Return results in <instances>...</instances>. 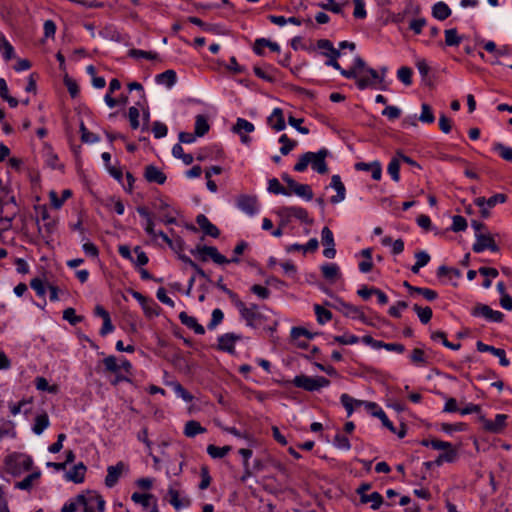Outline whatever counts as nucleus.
Listing matches in <instances>:
<instances>
[{"instance_id":"1","label":"nucleus","mask_w":512,"mask_h":512,"mask_svg":"<svg viewBox=\"0 0 512 512\" xmlns=\"http://www.w3.org/2000/svg\"><path fill=\"white\" fill-rule=\"evenodd\" d=\"M330 152L326 148L320 149L318 152H306L299 157L298 162L294 165V170L303 172L311 165L312 169L319 174L328 173V165L326 158Z\"/></svg>"},{"instance_id":"2","label":"nucleus","mask_w":512,"mask_h":512,"mask_svg":"<svg viewBox=\"0 0 512 512\" xmlns=\"http://www.w3.org/2000/svg\"><path fill=\"white\" fill-rule=\"evenodd\" d=\"M242 318L245 319L248 326L258 328L264 324L268 319V316L260 310V307L256 304H251L247 307L243 301H237L235 305Z\"/></svg>"},{"instance_id":"3","label":"nucleus","mask_w":512,"mask_h":512,"mask_svg":"<svg viewBox=\"0 0 512 512\" xmlns=\"http://www.w3.org/2000/svg\"><path fill=\"white\" fill-rule=\"evenodd\" d=\"M78 501L83 508V512H104L105 501L101 495L95 491H86L78 494Z\"/></svg>"},{"instance_id":"4","label":"nucleus","mask_w":512,"mask_h":512,"mask_svg":"<svg viewBox=\"0 0 512 512\" xmlns=\"http://www.w3.org/2000/svg\"><path fill=\"white\" fill-rule=\"evenodd\" d=\"M191 254L199 257L203 262H206L208 258H211L218 265L228 264L229 262L214 246L197 245L191 250Z\"/></svg>"},{"instance_id":"5","label":"nucleus","mask_w":512,"mask_h":512,"mask_svg":"<svg viewBox=\"0 0 512 512\" xmlns=\"http://www.w3.org/2000/svg\"><path fill=\"white\" fill-rule=\"evenodd\" d=\"M292 382L296 387L302 388L306 391H317L320 388L328 386L330 383V381L325 377H309L306 375H298Z\"/></svg>"},{"instance_id":"6","label":"nucleus","mask_w":512,"mask_h":512,"mask_svg":"<svg viewBox=\"0 0 512 512\" xmlns=\"http://www.w3.org/2000/svg\"><path fill=\"white\" fill-rule=\"evenodd\" d=\"M36 209L40 211L41 219L45 222L43 226L38 225V232L46 244H49L51 236L56 230V221L50 218L49 212L45 206H39L36 207ZM37 224H39L38 220Z\"/></svg>"},{"instance_id":"7","label":"nucleus","mask_w":512,"mask_h":512,"mask_svg":"<svg viewBox=\"0 0 512 512\" xmlns=\"http://www.w3.org/2000/svg\"><path fill=\"white\" fill-rule=\"evenodd\" d=\"M473 316H482L488 321L501 323L504 320V314L500 311L493 310L486 304H477L472 310Z\"/></svg>"},{"instance_id":"8","label":"nucleus","mask_w":512,"mask_h":512,"mask_svg":"<svg viewBox=\"0 0 512 512\" xmlns=\"http://www.w3.org/2000/svg\"><path fill=\"white\" fill-rule=\"evenodd\" d=\"M476 242L473 244V251L476 253H480L485 249H489L493 252L499 250V247L495 243L493 237L490 234L484 233H475Z\"/></svg>"},{"instance_id":"9","label":"nucleus","mask_w":512,"mask_h":512,"mask_svg":"<svg viewBox=\"0 0 512 512\" xmlns=\"http://www.w3.org/2000/svg\"><path fill=\"white\" fill-rule=\"evenodd\" d=\"M322 244L326 247L323 255L328 259H333L336 255L335 242L332 231L328 227H324L321 232Z\"/></svg>"},{"instance_id":"10","label":"nucleus","mask_w":512,"mask_h":512,"mask_svg":"<svg viewBox=\"0 0 512 512\" xmlns=\"http://www.w3.org/2000/svg\"><path fill=\"white\" fill-rule=\"evenodd\" d=\"M237 207L248 215H254L258 210L256 196L240 195L237 199Z\"/></svg>"},{"instance_id":"11","label":"nucleus","mask_w":512,"mask_h":512,"mask_svg":"<svg viewBox=\"0 0 512 512\" xmlns=\"http://www.w3.org/2000/svg\"><path fill=\"white\" fill-rule=\"evenodd\" d=\"M240 335L235 333H226L218 338V348L230 354L235 352V342L240 340Z\"/></svg>"},{"instance_id":"12","label":"nucleus","mask_w":512,"mask_h":512,"mask_svg":"<svg viewBox=\"0 0 512 512\" xmlns=\"http://www.w3.org/2000/svg\"><path fill=\"white\" fill-rule=\"evenodd\" d=\"M282 214L283 216L291 215L292 217H295L302 221L303 223L311 225L313 223V220L309 217L308 212L306 209L302 207L297 206H284L282 207Z\"/></svg>"},{"instance_id":"13","label":"nucleus","mask_w":512,"mask_h":512,"mask_svg":"<svg viewBox=\"0 0 512 512\" xmlns=\"http://www.w3.org/2000/svg\"><path fill=\"white\" fill-rule=\"evenodd\" d=\"M507 416L504 414H497L494 421H490L485 419L483 416L480 417V420L484 424V428L492 433H499L503 430L506 425Z\"/></svg>"},{"instance_id":"14","label":"nucleus","mask_w":512,"mask_h":512,"mask_svg":"<svg viewBox=\"0 0 512 512\" xmlns=\"http://www.w3.org/2000/svg\"><path fill=\"white\" fill-rule=\"evenodd\" d=\"M124 469H125V464L123 462H118L115 466H109L107 468V476L105 478V485L109 488H112L113 486H115Z\"/></svg>"},{"instance_id":"15","label":"nucleus","mask_w":512,"mask_h":512,"mask_svg":"<svg viewBox=\"0 0 512 512\" xmlns=\"http://www.w3.org/2000/svg\"><path fill=\"white\" fill-rule=\"evenodd\" d=\"M144 178L150 183L162 185L166 181V175L156 166L148 165L145 167Z\"/></svg>"},{"instance_id":"16","label":"nucleus","mask_w":512,"mask_h":512,"mask_svg":"<svg viewBox=\"0 0 512 512\" xmlns=\"http://www.w3.org/2000/svg\"><path fill=\"white\" fill-rule=\"evenodd\" d=\"M331 187H333L337 193H336V195H334L330 198V202L332 204H337V203L342 202L346 197V188H345L344 184L342 183L339 175L332 176Z\"/></svg>"},{"instance_id":"17","label":"nucleus","mask_w":512,"mask_h":512,"mask_svg":"<svg viewBox=\"0 0 512 512\" xmlns=\"http://www.w3.org/2000/svg\"><path fill=\"white\" fill-rule=\"evenodd\" d=\"M268 125L275 131H282L286 127L283 110L275 108L271 115L267 118Z\"/></svg>"},{"instance_id":"18","label":"nucleus","mask_w":512,"mask_h":512,"mask_svg":"<svg viewBox=\"0 0 512 512\" xmlns=\"http://www.w3.org/2000/svg\"><path fill=\"white\" fill-rule=\"evenodd\" d=\"M196 223L199 225L201 230L208 236L217 238L220 235L219 229L212 224L204 214H199L196 217Z\"/></svg>"},{"instance_id":"19","label":"nucleus","mask_w":512,"mask_h":512,"mask_svg":"<svg viewBox=\"0 0 512 512\" xmlns=\"http://www.w3.org/2000/svg\"><path fill=\"white\" fill-rule=\"evenodd\" d=\"M356 170L371 172L374 180H380L382 176V167L380 162L374 161L371 163L358 162L355 164Z\"/></svg>"},{"instance_id":"20","label":"nucleus","mask_w":512,"mask_h":512,"mask_svg":"<svg viewBox=\"0 0 512 512\" xmlns=\"http://www.w3.org/2000/svg\"><path fill=\"white\" fill-rule=\"evenodd\" d=\"M179 319L183 325L192 329L196 334L203 335L205 333L204 327L198 323L197 319L193 316H189L186 312H181Z\"/></svg>"},{"instance_id":"21","label":"nucleus","mask_w":512,"mask_h":512,"mask_svg":"<svg viewBox=\"0 0 512 512\" xmlns=\"http://www.w3.org/2000/svg\"><path fill=\"white\" fill-rule=\"evenodd\" d=\"M403 286L408 289L410 294L418 293V294L422 295L428 301H434L438 297V294L436 291L429 289V288H421V287L412 286L407 281L403 282Z\"/></svg>"},{"instance_id":"22","label":"nucleus","mask_w":512,"mask_h":512,"mask_svg":"<svg viewBox=\"0 0 512 512\" xmlns=\"http://www.w3.org/2000/svg\"><path fill=\"white\" fill-rule=\"evenodd\" d=\"M86 466L78 463L66 474V479L74 483H82L85 478Z\"/></svg>"},{"instance_id":"23","label":"nucleus","mask_w":512,"mask_h":512,"mask_svg":"<svg viewBox=\"0 0 512 512\" xmlns=\"http://www.w3.org/2000/svg\"><path fill=\"white\" fill-rule=\"evenodd\" d=\"M458 458V452L454 447H450L447 450L441 451L438 457L434 460L437 466H441L443 463H453Z\"/></svg>"},{"instance_id":"24","label":"nucleus","mask_w":512,"mask_h":512,"mask_svg":"<svg viewBox=\"0 0 512 512\" xmlns=\"http://www.w3.org/2000/svg\"><path fill=\"white\" fill-rule=\"evenodd\" d=\"M168 496L170 497V504L176 509L179 510L182 507H187L190 505V499L182 498L180 499V491L174 489H168Z\"/></svg>"},{"instance_id":"25","label":"nucleus","mask_w":512,"mask_h":512,"mask_svg":"<svg viewBox=\"0 0 512 512\" xmlns=\"http://www.w3.org/2000/svg\"><path fill=\"white\" fill-rule=\"evenodd\" d=\"M432 15L436 19L444 21L451 15V9L445 2L439 1L433 5Z\"/></svg>"},{"instance_id":"26","label":"nucleus","mask_w":512,"mask_h":512,"mask_svg":"<svg viewBox=\"0 0 512 512\" xmlns=\"http://www.w3.org/2000/svg\"><path fill=\"white\" fill-rule=\"evenodd\" d=\"M264 46H269V48L274 52L280 51V46L276 42H272L265 38L256 39V41L254 43L253 50L257 55L261 56L264 54V51H263Z\"/></svg>"},{"instance_id":"27","label":"nucleus","mask_w":512,"mask_h":512,"mask_svg":"<svg viewBox=\"0 0 512 512\" xmlns=\"http://www.w3.org/2000/svg\"><path fill=\"white\" fill-rule=\"evenodd\" d=\"M177 80L176 72L174 70H166L156 76V82L158 84H164L167 87H172Z\"/></svg>"},{"instance_id":"28","label":"nucleus","mask_w":512,"mask_h":512,"mask_svg":"<svg viewBox=\"0 0 512 512\" xmlns=\"http://www.w3.org/2000/svg\"><path fill=\"white\" fill-rule=\"evenodd\" d=\"M255 129L253 123L249 122L246 119L238 118L235 125L232 128V131L238 135L242 133H251Z\"/></svg>"},{"instance_id":"29","label":"nucleus","mask_w":512,"mask_h":512,"mask_svg":"<svg viewBox=\"0 0 512 512\" xmlns=\"http://www.w3.org/2000/svg\"><path fill=\"white\" fill-rule=\"evenodd\" d=\"M340 305H341L340 310L343 312L344 315L355 318V319L356 318L361 319L364 321L365 316H364L363 312L358 307L353 306L348 303H344V302H341Z\"/></svg>"},{"instance_id":"30","label":"nucleus","mask_w":512,"mask_h":512,"mask_svg":"<svg viewBox=\"0 0 512 512\" xmlns=\"http://www.w3.org/2000/svg\"><path fill=\"white\" fill-rule=\"evenodd\" d=\"M361 503L365 504L371 502V508L377 510L384 503L383 497L378 492H373L370 495H362L360 498Z\"/></svg>"},{"instance_id":"31","label":"nucleus","mask_w":512,"mask_h":512,"mask_svg":"<svg viewBox=\"0 0 512 512\" xmlns=\"http://www.w3.org/2000/svg\"><path fill=\"white\" fill-rule=\"evenodd\" d=\"M321 271L323 277L330 281H334L340 276L339 267L334 263L322 265Z\"/></svg>"},{"instance_id":"32","label":"nucleus","mask_w":512,"mask_h":512,"mask_svg":"<svg viewBox=\"0 0 512 512\" xmlns=\"http://www.w3.org/2000/svg\"><path fill=\"white\" fill-rule=\"evenodd\" d=\"M206 429L198 421L190 420L185 424L184 434L187 437H195L197 434L204 433Z\"/></svg>"},{"instance_id":"33","label":"nucleus","mask_w":512,"mask_h":512,"mask_svg":"<svg viewBox=\"0 0 512 512\" xmlns=\"http://www.w3.org/2000/svg\"><path fill=\"white\" fill-rule=\"evenodd\" d=\"M416 263L411 267L414 274L419 273L420 269L426 266L430 261V255L425 251H419L415 254Z\"/></svg>"},{"instance_id":"34","label":"nucleus","mask_w":512,"mask_h":512,"mask_svg":"<svg viewBox=\"0 0 512 512\" xmlns=\"http://www.w3.org/2000/svg\"><path fill=\"white\" fill-rule=\"evenodd\" d=\"M209 124L203 115H197L195 118V135L198 137L204 136L209 131Z\"/></svg>"},{"instance_id":"35","label":"nucleus","mask_w":512,"mask_h":512,"mask_svg":"<svg viewBox=\"0 0 512 512\" xmlns=\"http://www.w3.org/2000/svg\"><path fill=\"white\" fill-rule=\"evenodd\" d=\"M413 310L416 312L419 320L423 324H427L432 318L433 312L432 309L428 306L421 307L420 305L415 304L413 306Z\"/></svg>"},{"instance_id":"36","label":"nucleus","mask_w":512,"mask_h":512,"mask_svg":"<svg viewBox=\"0 0 512 512\" xmlns=\"http://www.w3.org/2000/svg\"><path fill=\"white\" fill-rule=\"evenodd\" d=\"M49 426V417L46 413L37 415L33 426V432L40 435Z\"/></svg>"},{"instance_id":"37","label":"nucleus","mask_w":512,"mask_h":512,"mask_svg":"<svg viewBox=\"0 0 512 512\" xmlns=\"http://www.w3.org/2000/svg\"><path fill=\"white\" fill-rule=\"evenodd\" d=\"M462 41V37L458 35L457 29L451 28L445 30V44L447 46H458Z\"/></svg>"},{"instance_id":"38","label":"nucleus","mask_w":512,"mask_h":512,"mask_svg":"<svg viewBox=\"0 0 512 512\" xmlns=\"http://www.w3.org/2000/svg\"><path fill=\"white\" fill-rule=\"evenodd\" d=\"M0 50L3 52V57L6 61L14 58V48L4 35H0Z\"/></svg>"},{"instance_id":"39","label":"nucleus","mask_w":512,"mask_h":512,"mask_svg":"<svg viewBox=\"0 0 512 512\" xmlns=\"http://www.w3.org/2000/svg\"><path fill=\"white\" fill-rule=\"evenodd\" d=\"M35 386L38 390L47 391L51 394H56L59 390L58 385H49L48 381L44 377H37L35 379Z\"/></svg>"},{"instance_id":"40","label":"nucleus","mask_w":512,"mask_h":512,"mask_svg":"<svg viewBox=\"0 0 512 512\" xmlns=\"http://www.w3.org/2000/svg\"><path fill=\"white\" fill-rule=\"evenodd\" d=\"M72 195V192L68 189L64 190L62 192V199H59L58 198V195L55 191H51L49 193V197H50V200H51V204L52 206L55 208V209H59L61 208V206L63 205L64 201L66 199H68L69 197H71Z\"/></svg>"},{"instance_id":"41","label":"nucleus","mask_w":512,"mask_h":512,"mask_svg":"<svg viewBox=\"0 0 512 512\" xmlns=\"http://www.w3.org/2000/svg\"><path fill=\"white\" fill-rule=\"evenodd\" d=\"M40 475L41 474L39 471L33 472L26 476L22 481L17 482L15 484V487L21 490H29L33 485V481L37 480L40 477Z\"/></svg>"},{"instance_id":"42","label":"nucleus","mask_w":512,"mask_h":512,"mask_svg":"<svg viewBox=\"0 0 512 512\" xmlns=\"http://www.w3.org/2000/svg\"><path fill=\"white\" fill-rule=\"evenodd\" d=\"M279 143L282 144L280 148L282 155H288L297 145V142L289 139L286 134L280 136Z\"/></svg>"},{"instance_id":"43","label":"nucleus","mask_w":512,"mask_h":512,"mask_svg":"<svg viewBox=\"0 0 512 512\" xmlns=\"http://www.w3.org/2000/svg\"><path fill=\"white\" fill-rule=\"evenodd\" d=\"M230 450H231L230 446L217 447L213 444H210L207 447V453L212 458H223L229 453Z\"/></svg>"},{"instance_id":"44","label":"nucleus","mask_w":512,"mask_h":512,"mask_svg":"<svg viewBox=\"0 0 512 512\" xmlns=\"http://www.w3.org/2000/svg\"><path fill=\"white\" fill-rule=\"evenodd\" d=\"M370 412L373 416H375L381 420L383 426H385L391 432L396 433V429H395L393 423L388 419L385 412L381 408L378 407Z\"/></svg>"},{"instance_id":"45","label":"nucleus","mask_w":512,"mask_h":512,"mask_svg":"<svg viewBox=\"0 0 512 512\" xmlns=\"http://www.w3.org/2000/svg\"><path fill=\"white\" fill-rule=\"evenodd\" d=\"M419 120L423 123L431 124L435 121V117L432 108L429 104L423 103L421 105V114Z\"/></svg>"},{"instance_id":"46","label":"nucleus","mask_w":512,"mask_h":512,"mask_svg":"<svg viewBox=\"0 0 512 512\" xmlns=\"http://www.w3.org/2000/svg\"><path fill=\"white\" fill-rule=\"evenodd\" d=\"M268 191L273 194H282L285 196H290V192L285 187H283L276 178H272L269 180Z\"/></svg>"},{"instance_id":"47","label":"nucleus","mask_w":512,"mask_h":512,"mask_svg":"<svg viewBox=\"0 0 512 512\" xmlns=\"http://www.w3.org/2000/svg\"><path fill=\"white\" fill-rule=\"evenodd\" d=\"M172 154L176 158H181L186 165H190L194 160L191 154L184 153L183 147L180 144L173 146Z\"/></svg>"},{"instance_id":"48","label":"nucleus","mask_w":512,"mask_h":512,"mask_svg":"<svg viewBox=\"0 0 512 512\" xmlns=\"http://www.w3.org/2000/svg\"><path fill=\"white\" fill-rule=\"evenodd\" d=\"M493 150L498 152L499 155L506 161L512 162V147L505 146L497 142L493 145Z\"/></svg>"},{"instance_id":"49","label":"nucleus","mask_w":512,"mask_h":512,"mask_svg":"<svg viewBox=\"0 0 512 512\" xmlns=\"http://www.w3.org/2000/svg\"><path fill=\"white\" fill-rule=\"evenodd\" d=\"M399 170H400V161H399V158L396 156L391 159V161L387 167L388 173L390 174L391 178L395 182H398L400 179Z\"/></svg>"},{"instance_id":"50","label":"nucleus","mask_w":512,"mask_h":512,"mask_svg":"<svg viewBox=\"0 0 512 512\" xmlns=\"http://www.w3.org/2000/svg\"><path fill=\"white\" fill-rule=\"evenodd\" d=\"M431 338L433 340H441L445 347L450 348L452 350H458L461 347L460 343L454 344V343L449 342L446 338V334L442 331L433 332L431 334Z\"/></svg>"},{"instance_id":"51","label":"nucleus","mask_w":512,"mask_h":512,"mask_svg":"<svg viewBox=\"0 0 512 512\" xmlns=\"http://www.w3.org/2000/svg\"><path fill=\"white\" fill-rule=\"evenodd\" d=\"M315 314L317 316V321L320 324H324L332 319V313L323 308L322 306L316 304L314 305Z\"/></svg>"},{"instance_id":"52","label":"nucleus","mask_w":512,"mask_h":512,"mask_svg":"<svg viewBox=\"0 0 512 512\" xmlns=\"http://www.w3.org/2000/svg\"><path fill=\"white\" fill-rule=\"evenodd\" d=\"M297 196L310 201L313 199L314 193L312 188L308 184H299V186L295 189V193Z\"/></svg>"},{"instance_id":"53","label":"nucleus","mask_w":512,"mask_h":512,"mask_svg":"<svg viewBox=\"0 0 512 512\" xmlns=\"http://www.w3.org/2000/svg\"><path fill=\"white\" fill-rule=\"evenodd\" d=\"M129 56L133 58H145L148 60H155L157 59L158 55L157 53L151 52V51H144L139 49H131L128 52Z\"/></svg>"},{"instance_id":"54","label":"nucleus","mask_w":512,"mask_h":512,"mask_svg":"<svg viewBox=\"0 0 512 512\" xmlns=\"http://www.w3.org/2000/svg\"><path fill=\"white\" fill-rule=\"evenodd\" d=\"M81 140L85 143H95L99 140V137L87 130L84 123H80Z\"/></svg>"},{"instance_id":"55","label":"nucleus","mask_w":512,"mask_h":512,"mask_svg":"<svg viewBox=\"0 0 512 512\" xmlns=\"http://www.w3.org/2000/svg\"><path fill=\"white\" fill-rule=\"evenodd\" d=\"M452 220H453V223L451 226V230L453 232H461V231L466 230L467 221L464 217H462L460 215H455V216H453Z\"/></svg>"},{"instance_id":"56","label":"nucleus","mask_w":512,"mask_h":512,"mask_svg":"<svg viewBox=\"0 0 512 512\" xmlns=\"http://www.w3.org/2000/svg\"><path fill=\"white\" fill-rule=\"evenodd\" d=\"M397 77L405 85H410L412 83V70L409 67L403 66L397 71Z\"/></svg>"},{"instance_id":"57","label":"nucleus","mask_w":512,"mask_h":512,"mask_svg":"<svg viewBox=\"0 0 512 512\" xmlns=\"http://www.w3.org/2000/svg\"><path fill=\"white\" fill-rule=\"evenodd\" d=\"M410 358H411V361L414 364H416V365H419V364L425 365V364H427V359H426V356H425V352L422 349H420V348L413 349Z\"/></svg>"},{"instance_id":"58","label":"nucleus","mask_w":512,"mask_h":512,"mask_svg":"<svg viewBox=\"0 0 512 512\" xmlns=\"http://www.w3.org/2000/svg\"><path fill=\"white\" fill-rule=\"evenodd\" d=\"M223 318H224L223 312L219 308L214 309L212 312L211 320L208 324V329H210V330L215 329L216 326H218L222 322Z\"/></svg>"},{"instance_id":"59","label":"nucleus","mask_w":512,"mask_h":512,"mask_svg":"<svg viewBox=\"0 0 512 512\" xmlns=\"http://www.w3.org/2000/svg\"><path fill=\"white\" fill-rule=\"evenodd\" d=\"M153 498V495L151 494H141L138 492H135L132 494L131 499L138 504H141L143 507L147 508L150 503L149 500Z\"/></svg>"},{"instance_id":"60","label":"nucleus","mask_w":512,"mask_h":512,"mask_svg":"<svg viewBox=\"0 0 512 512\" xmlns=\"http://www.w3.org/2000/svg\"><path fill=\"white\" fill-rule=\"evenodd\" d=\"M354 3V12L353 15L355 18L363 19L366 17L367 13L365 10V3L363 0H353Z\"/></svg>"},{"instance_id":"61","label":"nucleus","mask_w":512,"mask_h":512,"mask_svg":"<svg viewBox=\"0 0 512 512\" xmlns=\"http://www.w3.org/2000/svg\"><path fill=\"white\" fill-rule=\"evenodd\" d=\"M333 444L337 448L342 449V450H349L350 447H351L349 439L346 436L341 435V434H336L335 435L334 440H333Z\"/></svg>"},{"instance_id":"62","label":"nucleus","mask_w":512,"mask_h":512,"mask_svg":"<svg viewBox=\"0 0 512 512\" xmlns=\"http://www.w3.org/2000/svg\"><path fill=\"white\" fill-rule=\"evenodd\" d=\"M63 318L69 321L72 325H75L82 321L81 316H77L74 308H67L63 311Z\"/></svg>"},{"instance_id":"63","label":"nucleus","mask_w":512,"mask_h":512,"mask_svg":"<svg viewBox=\"0 0 512 512\" xmlns=\"http://www.w3.org/2000/svg\"><path fill=\"white\" fill-rule=\"evenodd\" d=\"M104 366L107 371L117 373L120 370V365L117 363L115 356H108L103 360Z\"/></svg>"},{"instance_id":"64","label":"nucleus","mask_w":512,"mask_h":512,"mask_svg":"<svg viewBox=\"0 0 512 512\" xmlns=\"http://www.w3.org/2000/svg\"><path fill=\"white\" fill-rule=\"evenodd\" d=\"M79 507H81V504L78 501L77 495L75 498L71 499L69 502L63 505L61 512H76Z\"/></svg>"}]
</instances>
